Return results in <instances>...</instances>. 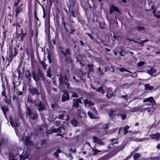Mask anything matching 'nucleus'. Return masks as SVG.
<instances>
[{
    "label": "nucleus",
    "instance_id": "27",
    "mask_svg": "<svg viewBox=\"0 0 160 160\" xmlns=\"http://www.w3.org/2000/svg\"><path fill=\"white\" fill-rule=\"evenodd\" d=\"M10 123L13 128H16L18 126V124L16 122L13 121L12 119H10Z\"/></svg>",
    "mask_w": 160,
    "mask_h": 160
},
{
    "label": "nucleus",
    "instance_id": "3",
    "mask_svg": "<svg viewBox=\"0 0 160 160\" xmlns=\"http://www.w3.org/2000/svg\"><path fill=\"white\" fill-rule=\"evenodd\" d=\"M32 77L35 81L38 82L41 79L43 81L45 80V77L44 74L40 70H38V73L34 70L32 71Z\"/></svg>",
    "mask_w": 160,
    "mask_h": 160
},
{
    "label": "nucleus",
    "instance_id": "11",
    "mask_svg": "<svg viewBox=\"0 0 160 160\" xmlns=\"http://www.w3.org/2000/svg\"><path fill=\"white\" fill-rule=\"evenodd\" d=\"M143 102H148L151 103L152 106H153L156 105L155 101L152 97H150L148 98H145L143 100Z\"/></svg>",
    "mask_w": 160,
    "mask_h": 160
},
{
    "label": "nucleus",
    "instance_id": "42",
    "mask_svg": "<svg viewBox=\"0 0 160 160\" xmlns=\"http://www.w3.org/2000/svg\"><path fill=\"white\" fill-rule=\"evenodd\" d=\"M78 97V96L75 92L73 91L72 92V94L71 96V98H77Z\"/></svg>",
    "mask_w": 160,
    "mask_h": 160
},
{
    "label": "nucleus",
    "instance_id": "58",
    "mask_svg": "<svg viewBox=\"0 0 160 160\" xmlns=\"http://www.w3.org/2000/svg\"><path fill=\"white\" fill-rule=\"evenodd\" d=\"M99 27L100 28L102 29H104L105 28V27L103 26V25L102 23L99 22Z\"/></svg>",
    "mask_w": 160,
    "mask_h": 160
},
{
    "label": "nucleus",
    "instance_id": "49",
    "mask_svg": "<svg viewBox=\"0 0 160 160\" xmlns=\"http://www.w3.org/2000/svg\"><path fill=\"white\" fill-rule=\"evenodd\" d=\"M145 64L144 62L140 61L137 64V66L140 67Z\"/></svg>",
    "mask_w": 160,
    "mask_h": 160
},
{
    "label": "nucleus",
    "instance_id": "17",
    "mask_svg": "<svg viewBox=\"0 0 160 160\" xmlns=\"http://www.w3.org/2000/svg\"><path fill=\"white\" fill-rule=\"evenodd\" d=\"M92 139L93 142L95 143L99 144L101 145H102L103 143V142L102 141V140L96 136H93Z\"/></svg>",
    "mask_w": 160,
    "mask_h": 160
},
{
    "label": "nucleus",
    "instance_id": "51",
    "mask_svg": "<svg viewBox=\"0 0 160 160\" xmlns=\"http://www.w3.org/2000/svg\"><path fill=\"white\" fill-rule=\"evenodd\" d=\"M35 35L34 36L35 37V39H36L37 38L38 35V29L37 28H36L35 30Z\"/></svg>",
    "mask_w": 160,
    "mask_h": 160
},
{
    "label": "nucleus",
    "instance_id": "48",
    "mask_svg": "<svg viewBox=\"0 0 160 160\" xmlns=\"http://www.w3.org/2000/svg\"><path fill=\"white\" fill-rule=\"evenodd\" d=\"M5 142V140L3 138L0 139V147L2 144H4Z\"/></svg>",
    "mask_w": 160,
    "mask_h": 160
},
{
    "label": "nucleus",
    "instance_id": "5",
    "mask_svg": "<svg viewBox=\"0 0 160 160\" xmlns=\"http://www.w3.org/2000/svg\"><path fill=\"white\" fill-rule=\"evenodd\" d=\"M83 99V97H80L79 98L73 99L72 106L76 109L77 111L78 114L81 113V107L79 106V103H82V100Z\"/></svg>",
    "mask_w": 160,
    "mask_h": 160
},
{
    "label": "nucleus",
    "instance_id": "13",
    "mask_svg": "<svg viewBox=\"0 0 160 160\" xmlns=\"http://www.w3.org/2000/svg\"><path fill=\"white\" fill-rule=\"evenodd\" d=\"M36 105L38 107V110L39 112L42 111L46 109L45 107L41 101H40L38 103L36 104Z\"/></svg>",
    "mask_w": 160,
    "mask_h": 160
},
{
    "label": "nucleus",
    "instance_id": "46",
    "mask_svg": "<svg viewBox=\"0 0 160 160\" xmlns=\"http://www.w3.org/2000/svg\"><path fill=\"white\" fill-rule=\"evenodd\" d=\"M32 0H28V9L29 10L31 7Z\"/></svg>",
    "mask_w": 160,
    "mask_h": 160
},
{
    "label": "nucleus",
    "instance_id": "56",
    "mask_svg": "<svg viewBox=\"0 0 160 160\" xmlns=\"http://www.w3.org/2000/svg\"><path fill=\"white\" fill-rule=\"evenodd\" d=\"M121 116L122 120L125 119L127 117V116L125 114H122L121 115Z\"/></svg>",
    "mask_w": 160,
    "mask_h": 160
},
{
    "label": "nucleus",
    "instance_id": "4",
    "mask_svg": "<svg viewBox=\"0 0 160 160\" xmlns=\"http://www.w3.org/2000/svg\"><path fill=\"white\" fill-rule=\"evenodd\" d=\"M26 116L28 117L29 120H32L35 121L34 122L35 123L37 121V119L38 117V114L36 112L33 113L32 111L31 110L30 108L29 107L26 108Z\"/></svg>",
    "mask_w": 160,
    "mask_h": 160
},
{
    "label": "nucleus",
    "instance_id": "38",
    "mask_svg": "<svg viewBox=\"0 0 160 160\" xmlns=\"http://www.w3.org/2000/svg\"><path fill=\"white\" fill-rule=\"evenodd\" d=\"M40 63L42 65V67L44 70H46L47 65H46L44 61H40Z\"/></svg>",
    "mask_w": 160,
    "mask_h": 160
},
{
    "label": "nucleus",
    "instance_id": "31",
    "mask_svg": "<svg viewBox=\"0 0 160 160\" xmlns=\"http://www.w3.org/2000/svg\"><path fill=\"white\" fill-rule=\"evenodd\" d=\"M129 126L128 125H126L125 127H124L123 128L124 130V132L123 133V135H125L128 132V130L129 128Z\"/></svg>",
    "mask_w": 160,
    "mask_h": 160
},
{
    "label": "nucleus",
    "instance_id": "16",
    "mask_svg": "<svg viewBox=\"0 0 160 160\" xmlns=\"http://www.w3.org/2000/svg\"><path fill=\"white\" fill-rule=\"evenodd\" d=\"M114 11L118 12L119 13L121 14V12L118 7L115 6L114 5H112L110 8L109 12L110 14H112V12Z\"/></svg>",
    "mask_w": 160,
    "mask_h": 160
},
{
    "label": "nucleus",
    "instance_id": "24",
    "mask_svg": "<svg viewBox=\"0 0 160 160\" xmlns=\"http://www.w3.org/2000/svg\"><path fill=\"white\" fill-rule=\"evenodd\" d=\"M94 67L93 64H87V67L88 68L89 72H93L94 71V69L93 68Z\"/></svg>",
    "mask_w": 160,
    "mask_h": 160
},
{
    "label": "nucleus",
    "instance_id": "26",
    "mask_svg": "<svg viewBox=\"0 0 160 160\" xmlns=\"http://www.w3.org/2000/svg\"><path fill=\"white\" fill-rule=\"evenodd\" d=\"M70 123L73 125L74 127L77 126L78 122V120L75 118H73L71 120Z\"/></svg>",
    "mask_w": 160,
    "mask_h": 160
},
{
    "label": "nucleus",
    "instance_id": "28",
    "mask_svg": "<svg viewBox=\"0 0 160 160\" xmlns=\"http://www.w3.org/2000/svg\"><path fill=\"white\" fill-rule=\"evenodd\" d=\"M145 89L146 90H148L149 91L153 89L154 87L152 86H150L149 84H146L144 85Z\"/></svg>",
    "mask_w": 160,
    "mask_h": 160
},
{
    "label": "nucleus",
    "instance_id": "12",
    "mask_svg": "<svg viewBox=\"0 0 160 160\" xmlns=\"http://www.w3.org/2000/svg\"><path fill=\"white\" fill-rule=\"evenodd\" d=\"M112 91V88L111 87H108L107 90V93L106 97L108 99L111 98L113 96H114L113 92H111Z\"/></svg>",
    "mask_w": 160,
    "mask_h": 160
},
{
    "label": "nucleus",
    "instance_id": "63",
    "mask_svg": "<svg viewBox=\"0 0 160 160\" xmlns=\"http://www.w3.org/2000/svg\"><path fill=\"white\" fill-rule=\"evenodd\" d=\"M47 58H48V61H49V63H51V56H50V55L49 54V55H48V56L47 57Z\"/></svg>",
    "mask_w": 160,
    "mask_h": 160
},
{
    "label": "nucleus",
    "instance_id": "36",
    "mask_svg": "<svg viewBox=\"0 0 160 160\" xmlns=\"http://www.w3.org/2000/svg\"><path fill=\"white\" fill-rule=\"evenodd\" d=\"M92 151L94 152L92 154V155H96L98 153L102 152L101 151L98 150L96 148L93 149Z\"/></svg>",
    "mask_w": 160,
    "mask_h": 160
},
{
    "label": "nucleus",
    "instance_id": "10",
    "mask_svg": "<svg viewBox=\"0 0 160 160\" xmlns=\"http://www.w3.org/2000/svg\"><path fill=\"white\" fill-rule=\"evenodd\" d=\"M69 26L70 28V31L67 28L65 30V33L68 36L71 35H74L75 34L74 32L75 31V28L71 25H70Z\"/></svg>",
    "mask_w": 160,
    "mask_h": 160
},
{
    "label": "nucleus",
    "instance_id": "44",
    "mask_svg": "<svg viewBox=\"0 0 160 160\" xmlns=\"http://www.w3.org/2000/svg\"><path fill=\"white\" fill-rule=\"evenodd\" d=\"M156 70L155 69H154L151 68L150 70V72H149V73L150 75H152L153 73H155Z\"/></svg>",
    "mask_w": 160,
    "mask_h": 160
},
{
    "label": "nucleus",
    "instance_id": "52",
    "mask_svg": "<svg viewBox=\"0 0 160 160\" xmlns=\"http://www.w3.org/2000/svg\"><path fill=\"white\" fill-rule=\"evenodd\" d=\"M21 23L16 22L13 24V26L16 25V28H20L21 27L20 24Z\"/></svg>",
    "mask_w": 160,
    "mask_h": 160
},
{
    "label": "nucleus",
    "instance_id": "59",
    "mask_svg": "<svg viewBox=\"0 0 160 160\" xmlns=\"http://www.w3.org/2000/svg\"><path fill=\"white\" fill-rule=\"evenodd\" d=\"M44 127V125H41L39 128V130L40 131H42L43 129V128Z\"/></svg>",
    "mask_w": 160,
    "mask_h": 160
},
{
    "label": "nucleus",
    "instance_id": "7",
    "mask_svg": "<svg viewBox=\"0 0 160 160\" xmlns=\"http://www.w3.org/2000/svg\"><path fill=\"white\" fill-rule=\"evenodd\" d=\"M9 52L8 54V57L10 58L14 59L18 54V49L16 48H14L13 50L11 48V47H9Z\"/></svg>",
    "mask_w": 160,
    "mask_h": 160
},
{
    "label": "nucleus",
    "instance_id": "23",
    "mask_svg": "<svg viewBox=\"0 0 160 160\" xmlns=\"http://www.w3.org/2000/svg\"><path fill=\"white\" fill-rule=\"evenodd\" d=\"M85 105L86 106L87 104H88V106H93L94 105V103L92 102L91 101H88V99H85L83 101Z\"/></svg>",
    "mask_w": 160,
    "mask_h": 160
},
{
    "label": "nucleus",
    "instance_id": "35",
    "mask_svg": "<svg viewBox=\"0 0 160 160\" xmlns=\"http://www.w3.org/2000/svg\"><path fill=\"white\" fill-rule=\"evenodd\" d=\"M47 76L49 78H51L52 76V74L51 73V69L50 67H49L48 70L47 71Z\"/></svg>",
    "mask_w": 160,
    "mask_h": 160
},
{
    "label": "nucleus",
    "instance_id": "22",
    "mask_svg": "<svg viewBox=\"0 0 160 160\" xmlns=\"http://www.w3.org/2000/svg\"><path fill=\"white\" fill-rule=\"evenodd\" d=\"M103 85H102L100 87L97 88L96 90L97 92L101 93L102 94H104L105 93V91L103 88Z\"/></svg>",
    "mask_w": 160,
    "mask_h": 160
},
{
    "label": "nucleus",
    "instance_id": "47",
    "mask_svg": "<svg viewBox=\"0 0 160 160\" xmlns=\"http://www.w3.org/2000/svg\"><path fill=\"white\" fill-rule=\"evenodd\" d=\"M108 128L109 127L108 124H106L103 125L102 127V129L103 130H106L108 129Z\"/></svg>",
    "mask_w": 160,
    "mask_h": 160
},
{
    "label": "nucleus",
    "instance_id": "37",
    "mask_svg": "<svg viewBox=\"0 0 160 160\" xmlns=\"http://www.w3.org/2000/svg\"><path fill=\"white\" fill-rule=\"evenodd\" d=\"M15 18L16 19V22H18L21 23H22L23 20L21 18L18 17V16H17V17H15Z\"/></svg>",
    "mask_w": 160,
    "mask_h": 160
},
{
    "label": "nucleus",
    "instance_id": "32",
    "mask_svg": "<svg viewBox=\"0 0 160 160\" xmlns=\"http://www.w3.org/2000/svg\"><path fill=\"white\" fill-rule=\"evenodd\" d=\"M32 73L25 74V77L28 78L29 82H30L32 80Z\"/></svg>",
    "mask_w": 160,
    "mask_h": 160
},
{
    "label": "nucleus",
    "instance_id": "6",
    "mask_svg": "<svg viewBox=\"0 0 160 160\" xmlns=\"http://www.w3.org/2000/svg\"><path fill=\"white\" fill-rule=\"evenodd\" d=\"M58 80L61 85H65L67 86L68 88H70V83H69V80L67 78L66 74H64L63 76L60 74Z\"/></svg>",
    "mask_w": 160,
    "mask_h": 160
},
{
    "label": "nucleus",
    "instance_id": "54",
    "mask_svg": "<svg viewBox=\"0 0 160 160\" xmlns=\"http://www.w3.org/2000/svg\"><path fill=\"white\" fill-rule=\"evenodd\" d=\"M46 132L47 134H51L53 133L52 129L48 130L46 131Z\"/></svg>",
    "mask_w": 160,
    "mask_h": 160
},
{
    "label": "nucleus",
    "instance_id": "15",
    "mask_svg": "<svg viewBox=\"0 0 160 160\" xmlns=\"http://www.w3.org/2000/svg\"><path fill=\"white\" fill-rule=\"evenodd\" d=\"M150 137L152 139H155L157 141H159L160 140V133L157 132L154 134H151L150 135Z\"/></svg>",
    "mask_w": 160,
    "mask_h": 160
},
{
    "label": "nucleus",
    "instance_id": "62",
    "mask_svg": "<svg viewBox=\"0 0 160 160\" xmlns=\"http://www.w3.org/2000/svg\"><path fill=\"white\" fill-rule=\"evenodd\" d=\"M120 71L121 72H124V71H127V69L123 68H120Z\"/></svg>",
    "mask_w": 160,
    "mask_h": 160
},
{
    "label": "nucleus",
    "instance_id": "43",
    "mask_svg": "<svg viewBox=\"0 0 160 160\" xmlns=\"http://www.w3.org/2000/svg\"><path fill=\"white\" fill-rule=\"evenodd\" d=\"M108 156L106 155L100 158L99 160H107L108 159Z\"/></svg>",
    "mask_w": 160,
    "mask_h": 160
},
{
    "label": "nucleus",
    "instance_id": "25",
    "mask_svg": "<svg viewBox=\"0 0 160 160\" xmlns=\"http://www.w3.org/2000/svg\"><path fill=\"white\" fill-rule=\"evenodd\" d=\"M21 68V65L20 64H19L17 69L16 71L17 72L18 74V79L19 80L21 77V70L20 69V68Z\"/></svg>",
    "mask_w": 160,
    "mask_h": 160
},
{
    "label": "nucleus",
    "instance_id": "53",
    "mask_svg": "<svg viewBox=\"0 0 160 160\" xmlns=\"http://www.w3.org/2000/svg\"><path fill=\"white\" fill-rule=\"evenodd\" d=\"M47 140L46 139H43L41 141L40 144L41 145H43L44 144H45L46 143Z\"/></svg>",
    "mask_w": 160,
    "mask_h": 160
},
{
    "label": "nucleus",
    "instance_id": "19",
    "mask_svg": "<svg viewBox=\"0 0 160 160\" xmlns=\"http://www.w3.org/2000/svg\"><path fill=\"white\" fill-rule=\"evenodd\" d=\"M31 137L30 136H27L26 137L25 139V145L26 146H28L31 144L32 142L30 140Z\"/></svg>",
    "mask_w": 160,
    "mask_h": 160
},
{
    "label": "nucleus",
    "instance_id": "45",
    "mask_svg": "<svg viewBox=\"0 0 160 160\" xmlns=\"http://www.w3.org/2000/svg\"><path fill=\"white\" fill-rule=\"evenodd\" d=\"M8 32L7 30H5L2 32L3 38L4 39H5L6 37V33Z\"/></svg>",
    "mask_w": 160,
    "mask_h": 160
},
{
    "label": "nucleus",
    "instance_id": "20",
    "mask_svg": "<svg viewBox=\"0 0 160 160\" xmlns=\"http://www.w3.org/2000/svg\"><path fill=\"white\" fill-rule=\"evenodd\" d=\"M28 35L29 40H32V38L33 36V29H32L31 26L29 27V31Z\"/></svg>",
    "mask_w": 160,
    "mask_h": 160
},
{
    "label": "nucleus",
    "instance_id": "64",
    "mask_svg": "<svg viewBox=\"0 0 160 160\" xmlns=\"http://www.w3.org/2000/svg\"><path fill=\"white\" fill-rule=\"evenodd\" d=\"M123 148L122 147V146H118L117 148V149L118 150V151H120Z\"/></svg>",
    "mask_w": 160,
    "mask_h": 160
},
{
    "label": "nucleus",
    "instance_id": "29",
    "mask_svg": "<svg viewBox=\"0 0 160 160\" xmlns=\"http://www.w3.org/2000/svg\"><path fill=\"white\" fill-rule=\"evenodd\" d=\"M2 87L3 90L1 92V96L2 97H5L7 96L6 92V88L4 85H2Z\"/></svg>",
    "mask_w": 160,
    "mask_h": 160
},
{
    "label": "nucleus",
    "instance_id": "2",
    "mask_svg": "<svg viewBox=\"0 0 160 160\" xmlns=\"http://www.w3.org/2000/svg\"><path fill=\"white\" fill-rule=\"evenodd\" d=\"M28 91L29 95H28V98H27V102L32 103H34V102L32 99V96H38L41 93V92L39 91L38 88H36L34 87H32L28 89Z\"/></svg>",
    "mask_w": 160,
    "mask_h": 160
},
{
    "label": "nucleus",
    "instance_id": "55",
    "mask_svg": "<svg viewBox=\"0 0 160 160\" xmlns=\"http://www.w3.org/2000/svg\"><path fill=\"white\" fill-rule=\"evenodd\" d=\"M138 30V31H140L142 30H144L145 28L143 27H141L140 26H138L137 27Z\"/></svg>",
    "mask_w": 160,
    "mask_h": 160
},
{
    "label": "nucleus",
    "instance_id": "40",
    "mask_svg": "<svg viewBox=\"0 0 160 160\" xmlns=\"http://www.w3.org/2000/svg\"><path fill=\"white\" fill-rule=\"evenodd\" d=\"M115 112V111L113 110L112 109L110 110L109 112L108 113V115H109V117L111 118V117H112L113 116V113Z\"/></svg>",
    "mask_w": 160,
    "mask_h": 160
},
{
    "label": "nucleus",
    "instance_id": "1",
    "mask_svg": "<svg viewBox=\"0 0 160 160\" xmlns=\"http://www.w3.org/2000/svg\"><path fill=\"white\" fill-rule=\"evenodd\" d=\"M60 52L58 53L59 58L61 59L64 58L66 63H70L72 62L71 57L72 51L69 48H63L61 46L59 47Z\"/></svg>",
    "mask_w": 160,
    "mask_h": 160
},
{
    "label": "nucleus",
    "instance_id": "30",
    "mask_svg": "<svg viewBox=\"0 0 160 160\" xmlns=\"http://www.w3.org/2000/svg\"><path fill=\"white\" fill-rule=\"evenodd\" d=\"M61 24L63 26L64 30H65L67 28L66 26L67 23H66V22L64 18L63 17H62L61 18Z\"/></svg>",
    "mask_w": 160,
    "mask_h": 160
},
{
    "label": "nucleus",
    "instance_id": "21",
    "mask_svg": "<svg viewBox=\"0 0 160 160\" xmlns=\"http://www.w3.org/2000/svg\"><path fill=\"white\" fill-rule=\"evenodd\" d=\"M23 10V8L20 7H17L15 9L16 12L15 17L18 16L19 13L22 12Z\"/></svg>",
    "mask_w": 160,
    "mask_h": 160
},
{
    "label": "nucleus",
    "instance_id": "18",
    "mask_svg": "<svg viewBox=\"0 0 160 160\" xmlns=\"http://www.w3.org/2000/svg\"><path fill=\"white\" fill-rule=\"evenodd\" d=\"M1 109L2 110L5 117L7 118V116L6 112L9 111V109L8 107L5 105H3V106L1 107Z\"/></svg>",
    "mask_w": 160,
    "mask_h": 160
},
{
    "label": "nucleus",
    "instance_id": "61",
    "mask_svg": "<svg viewBox=\"0 0 160 160\" xmlns=\"http://www.w3.org/2000/svg\"><path fill=\"white\" fill-rule=\"evenodd\" d=\"M123 52H124L122 50H121L119 52L120 55L122 56H124L125 54L124 53V54H123Z\"/></svg>",
    "mask_w": 160,
    "mask_h": 160
},
{
    "label": "nucleus",
    "instance_id": "33",
    "mask_svg": "<svg viewBox=\"0 0 160 160\" xmlns=\"http://www.w3.org/2000/svg\"><path fill=\"white\" fill-rule=\"evenodd\" d=\"M68 10L70 12L71 15L73 17L75 18L76 16L75 15L74 11H73L72 9V11L70 10V7H71V6L69 5V6H68Z\"/></svg>",
    "mask_w": 160,
    "mask_h": 160
},
{
    "label": "nucleus",
    "instance_id": "60",
    "mask_svg": "<svg viewBox=\"0 0 160 160\" xmlns=\"http://www.w3.org/2000/svg\"><path fill=\"white\" fill-rule=\"evenodd\" d=\"M98 71L100 72L101 74L102 75H103V69L101 70L100 67H98Z\"/></svg>",
    "mask_w": 160,
    "mask_h": 160
},
{
    "label": "nucleus",
    "instance_id": "8",
    "mask_svg": "<svg viewBox=\"0 0 160 160\" xmlns=\"http://www.w3.org/2000/svg\"><path fill=\"white\" fill-rule=\"evenodd\" d=\"M63 92V94L62 95L61 101L62 102H64L70 99V96L68 91L67 90L64 91Z\"/></svg>",
    "mask_w": 160,
    "mask_h": 160
},
{
    "label": "nucleus",
    "instance_id": "34",
    "mask_svg": "<svg viewBox=\"0 0 160 160\" xmlns=\"http://www.w3.org/2000/svg\"><path fill=\"white\" fill-rule=\"evenodd\" d=\"M13 59L12 58H11L10 57H8V56L6 58V59L7 61H8L7 64V65L6 68H7L8 66H9V65H10V62L12 61Z\"/></svg>",
    "mask_w": 160,
    "mask_h": 160
},
{
    "label": "nucleus",
    "instance_id": "14",
    "mask_svg": "<svg viewBox=\"0 0 160 160\" xmlns=\"http://www.w3.org/2000/svg\"><path fill=\"white\" fill-rule=\"evenodd\" d=\"M17 38L18 39H19V41L20 42H23L24 40V38H25L26 35L27 33L25 32H24V33L22 34H19V33H17Z\"/></svg>",
    "mask_w": 160,
    "mask_h": 160
},
{
    "label": "nucleus",
    "instance_id": "57",
    "mask_svg": "<svg viewBox=\"0 0 160 160\" xmlns=\"http://www.w3.org/2000/svg\"><path fill=\"white\" fill-rule=\"evenodd\" d=\"M64 114H59L58 116V118L59 119H63V117H64Z\"/></svg>",
    "mask_w": 160,
    "mask_h": 160
},
{
    "label": "nucleus",
    "instance_id": "41",
    "mask_svg": "<svg viewBox=\"0 0 160 160\" xmlns=\"http://www.w3.org/2000/svg\"><path fill=\"white\" fill-rule=\"evenodd\" d=\"M130 41H133L135 43H139L141 46H144V42H143L142 41L141 42H139L138 41H137L135 40H133L132 39H129Z\"/></svg>",
    "mask_w": 160,
    "mask_h": 160
},
{
    "label": "nucleus",
    "instance_id": "9",
    "mask_svg": "<svg viewBox=\"0 0 160 160\" xmlns=\"http://www.w3.org/2000/svg\"><path fill=\"white\" fill-rule=\"evenodd\" d=\"M93 111L95 113L94 115L93 113L90 111L88 112V115L89 118L92 119H97L99 118V117H98V112L95 108H92Z\"/></svg>",
    "mask_w": 160,
    "mask_h": 160
},
{
    "label": "nucleus",
    "instance_id": "50",
    "mask_svg": "<svg viewBox=\"0 0 160 160\" xmlns=\"http://www.w3.org/2000/svg\"><path fill=\"white\" fill-rule=\"evenodd\" d=\"M86 35H87L89 38L92 39L93 40L94 39V37L92 35L89 33H86Z\"/></svg>",
    "mask_w": 160,
    "mask_h": 160
},
{
    "label": "nucleus",
    "instance_id": "39",
    "mask_svg": "<svg viewBox=\"0 0 160 160\" xmlns=\"http://www.w3.org/2000/svg\"><path fill=\"white\" fill-rule=\"evenodd\" d=\"M140 156V154L138 153H135L133 155V158L134 160H136L139 158Z\"/></svg>",
    "mask_w": 160,
    "mask_h": 160
}]
</instances>
